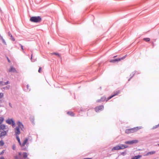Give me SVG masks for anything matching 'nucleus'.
Masks as SVG:
<instances>
[{
    "mask_svg": "<svg viewBox=\"0 0 159 159\" xmlns=\"http://www.w3.org/2000/svg\"><path fill=\"white\" fill-rule=\"evenodd\" d=\"M17 126L14 129V132L16 136L19 135L20 134V129L23 130L24 128L22 123L20 121L17 122Z\"/></svg>",
    "mask_w": 159,
    "mask_h": 159,
    "instance_id": "f257e3e1",
    "label": "nucleus"
},
{
    "mask_svg": "<svg viewBox=\"0 0 159 159\" xmlns=\"http://www.w3.org/2000/svg\"><path fill=\"white\" fill-rule=\"evenodd\" d=\"M142 128V126L137 127L133 128L126 129L125 132L126 134H129L130 133H133L137 131L139 129Z\"/></svg>",
    "mask_w": 159,
    "mask_h": 159,
    "instance_id": "f03ea898",
    "label": "nucleus"
},
{
    "mask_svg": "<svg viewBox=\"0 0 159 159\" xmlns=\"http://www.w3.org/2000/svg\"><path fill=\"white\" fill-rule=\"evenodd\" d=\"M128 146L124 144H120L114 147L112 149V151L118 150L120 149H123L128 148Z\"/></svg>",
    "mask_w": 159,
    "mask_h": 159,
    "instance_id": "7ed1b4c3",
    "label": "nucleus"
},
{
    "mask_svg": "<svg viewBox=\"0 0 159 159\" xmlns=\"http://www.w3.org/2000/svg\"><path fill=\"white\" fill-rule=\"evenodd\" d=\"M28 138H25L23 141L22 143H21L20 147L22 148V150H25L26 149V148H24L25 145H26V146L27 147H28L29 145V143H28Z\"/></svg>",
    "mask_w": 159,
    "mask_h": 159,
    "instance_id": "20e7f679",
    "label": "nucleus"
},
{
    "mask_svg": "<svg viewBox=\"0 0 159 159\" xmlns=\"http://www.w3.org/2000/svg\"><path fill=\"white\" fill-rule=\"evenodd\" d=\"M41 20V18L39 16H32L31 17L30 20L32 22L35 23L39 22Z\"/></svg>",
    "mask_w": 159,
    "mask_h": 159,
    "instance_id": "39448f33",
    "label": "nucleus"
},
{
    "mask_svg": "<svg viewBox=\"0 0 159 159\" xmlns=\"http://www.w3.org/2000/svg\"><path fill=\"white\" fill-rule=\"evenodd\" d=\"M6 122L8 124L11 125L13 127L15 126V123L13 119H8L6 120Z\"/></svg>",
    "mask_w": 159,
    "mask_h": 159,
    "instance_id": "423d86ee",
    "label": "nucleus"
},
{
    "mask_svg": "<svg viewBox=\"0 0 159 159\" xmlns=\"http://www.w3.org/2000/svg\"><path fill=\"white\" fill-rule=\"evenodd\" d=\"M8 132V130L0 131V138L3 139L7 135Z\"/></svg>",
    "mask_w": 159,
    "mask_h": 159,
    "instance_id": "0eeeda50",
    "label": "nucleus"
},
{
    "mask_svg": "<svg viewBox=\"0 0 159 159\" xmlns=\"http://www.w3.org/2000/svg\"><path fill=\"white\" fill-rule=\"evenodd\" d=\"M138 141L137 140H132L130 141H125V144H126L131 145V144H133L134 143H138Z\"/></svg>",
    "mask_w": 159,
    "mask_h": 159,
    "instance_id": "6e6552de",
    "label": "nucleus"
},
{
    "mask_svg": "<svg viewBox=\"0 0 159 159\" xmlns=\"http://www.w3.org/2000/svg\"><path fill=\"white\" fill-rule=\"evenodd\" d=\"M125 56H124L120 58H117L113 60H112L110 61V62H115L116 61H120L121 60H123L125 58Z\"/></svg>",
    "mask_w": 159,
    "mask_h": 159,
    "instance_id": "1a4fd4ad",
    "label": "nucleus"
},
{
    "mask_svg": "<svg viewBox=\"0 0 159 159\" xmlns=\"http://www.w3.org/2000/svg\"><path fill=\"white\" fill-rule=\"evenodd\" d=\"M103 106L101 105L96 107L95 109L96 112H99V111H101L103 109Z\"/></svg>",
    "mask_w": 159,
    "mask_h": 159,
    "instance_id": "9d476101",
    "label": "nucleus"
},
{
    "mask_svg": "<svg viewBox=\"0 0 159 159\" xmlns=\"http://www.w3.org/2000/svg\"><path fill=\"white\" fill-rule=\"evenodd\" d=\"M120 93V91H118L117 92H116V93H115L113 95H112L111 96H110L108 98L107 100L106 101H107L108 100L111 99V98L114 97L116 95H117L118 94Z\"/></svg>",
    "mask_w": 159,
    "mask_h": 159,
    "instance_id": "9b49d317",
    "label": "nucleus"
},
{
    "mask_svg": "<svg viewBox=\"0 0 159 159\" xmlns=\"http://www.w3.org/2000/svg\"><path fill=\"white\" fill-rule=\"evenodd\" d=\"M9 72H16V70L15 68H14L12 66H11L10 69L9 70Z\"/></svg>",
    "mask_w": 159,
    "mask_h": 159,
    "instance_id": "f8f14e48",
    "label": "nucleus"
},
{
    "mask_svg": "<svg viewBox=\"0 0 159 159\" xmlns=\"http://www.w3.org/2000/svg\"><path fill=\"white\" fill-rule=\"evenodd\" d=\"M6 126L4 125H0V131L5 130L4 129L5 128Z\"/></svg>",
    "mask_w": 159,
    "mask_h": 159,
    "instance_id": "ddd939ff",
    "label": "nucleus"
},
{
    "mask_svg": "<svg viewBox=\"0 0 159 159\" xmlns=\"http://www.w3.org/2000/svg\"><path fill=\"white\" fill-rule=\"evenodd\" d=\"M9 83H10L8 81L6 82H3L2 81H0V85H6L7 84H8Z\"/></svg>",
    "mask_w": 159,
    "mask_h": 159,
    "instance_id": "4468645a",
    "label": "nucleus"
},
{
    "mask_svg": "<svg viewBox=\"0 0 159 159\" xmlns=\"http://www.w3.org/2000/svg\"><path fill=\"white\" fill-rule=\"evenodd\" d=\"M16 136V139L18 141V142L20 145H20H21V142H20V139L19 137V135H17V136Z\"/></svg>",
    "mask_w": 159,
    "mask_h": 159,
    "instance_id": "2eb2a0df",
    "label": "nucleus"
},
{
    "mask_svg": "<svg viewBox=\"0 0 159 159\" xmlns=\"http://www.w3.org/2000/svg\"><path fill=\"white\" fill-rule=\"evenodd\" d=\"M141 157V155H138L132 157L131 159H139Z\"/></svg>",
    "mask_w": 159,
    "mask_h": 159,
    "instance_id": "dca6fc26",
    "label": "nucleus"
},
{
    "mask_svg": "<svg viewBox=\"0 0 159 159\" xmlns=\"http://www.w3.org/2000/svg\"><path fill=\"white\" fill-rule=\"evenodd\" d=\"M156 152L155 151H152L150 152H148L147 153L146 155H152L155 153Z\"/></svg>",
    "mask_w": 159,
    "mask_h": 159,
    "instance_id": "f3484780",
    "label": "nucleus"
},
{
    "mask_svg": "<svg viewBox=\"0 0 159 159\" xmlns=\"http://www.w3.org/2000/svg\"><path fill=\"white\" fill-rule=\"evenodd\" d=\"M106 99V98L105 97H103L101 98L99 100H98V102H100L101 101H103L105 100Z\"/></svg>",
    "mask_w": 159,
    "mask_h": 159,
    "instance_id": "a211bd4d",
    "label": "nucleus"
},
{
    "mask_svg": "<svg viewBox=\"0 0 159 159\" xmlns=\"http://www.w3.org/2000/svg\"><path fill=\"white\" fill-rule=\"evenodd\" d=\"M9 35L10 37H11V38L10 39L12 41H15V39L14 38V37H13L12 35L10 33L9 34Z\"/></svg>",
    "mask_w": 159,
    "mask_h": 159,
    "instance_id": "6ab92c4d",
    "label": "nucleus"
},
{
    "mask_svg": "<svg viewBox=\"0 0 159 159\" xmlns=\"http://www.w3.org/2000/svg\"><path fill=\"white\" fill-rule=\"evenodd\" d=\"M22 155L23 158H26L28 156L27 153L25 152L23 153Z\"/></svg>",
    "mask_w": 159,
    "mask_h": 159,
    "instance_id": "aec40b11",
    "label": "nucleus"
},
{
    "mask_svg": "<svg viewBox=\"0 0 159 159\" xmlns=\"http://www.w3.org/2000/svg\"><path fill=\"white\" fill-rule=\"evenodd\" d=\"M4 120V118L3 117H0V125L1 124Z\"/></svg>",
    "mask_w": 159,
    "mask_h": 159,
    "instance_id": "412c9836",
    "label": "nucleus"
},
{
    "mask_svg": "<svg viewBox=\"0 0 159 159\" xmlns=\"http://www.w3.org/2000/svg\"><path fill=\"white\" fill-rule=\"evenodd\" d=\"M51 54L52 55H55L57 56L58 57H60V55L58 53H56V52H53V53H51Z\"/></svg>",
    "mask_w": 159,
    "mask_h": 159,
    "instance_id": "4be33fe9",
    "label": "nucleus"
},
{
    "mask_svg": "<svg viewBox=\"0 0 159 159\" xmlns=\"http://www.w3.org/2000/svg\"><path fill=\"white\" fill-rule=\"evenodd\" d=\"M67 114L71 116H74L73 113V112L71 111H68L67 113Z\"/></svg>",
    "mask_w": 159,
    "mask_h": 159,
    "instance_id": "5701e85b",
    "label": "nucleus"
},
{
    "mask_svg": "<svg viewBox=\"0 0 159 159\" xmlns=\"http://www.w3.org/2000/svg\"><path fill=\"white\" fill-rule=\"evenodd\" d=\"M143 39L146 42H149L150 40V39L149 38H144Z\"/></svg>",
    "mask_w": 159,
    "mask_h": 159,
    "instance_id": "b1692460",
    "label": "nucleus"
},
{
    "mask_svg": "<svg viewBox=\"0 0 159 159\" xmlns=\"http://www.w3.org/2000/svg\"><path fill=\"white\" fill-rule=\"evenodd\" d=\"M4 144V142L2 141H0V146H3Z\"/></svg>",
    "mask_w": 159,
    "mask_h": 159,
    "instance_id": "393cba45",
    "label": "nucleus"
},
{
    "mask_svg": "<svg viewBox=\"0 0 159 159\" xmlns=\"http://www.w3.org/2000/svg\"><path fill=\"white\" fill-rule=\"evenodd\" d=\"M134 73H132V74L130 75V76H131V77L128 80L129 81L130 80V79L134 76Z\"/></svg>",
    "mask_w": 159,
    "mask_h": 159,
    "instance_id": "a878e982",
    "label": "nucleus"
},
{
    "mask_svg": "<svg viewBox=\"0 0 159 159\" xmlns=\"http://www.w3.org/2000/svg\"><path fill=\"white\" fill-rule=\"evenodd\" d=\"M12 148L13 150L16 149V146L15 144H13L12 146Z\"/></svg>",
    "mask_w": 159,
    "mask_h": 159,
    "instance_id": "bb28decb",
    "label": "nucleus"
},
{
    "mask_svg": "<svg viewBox=\"0 0 159 159\" xmlns=\"http://www.w3.org/2000/svg\"><path fill=\"white\" fill-rule=\"evenodd\" d=\"M2 43L5 45H6V43L4 40V39H3L2 40Z\"/></svg>",
    "mask_w": 159,
    "mask_h": 159,
    "instance_id": "cd10ccee",
    "label": "nucleus"
},
{
    "mask_svg": "<svg viewBox=\"0 0 159 159\" xmlns=\"http://www.w3.org/2000/svg\"><path fill=\"white\" fill-rule=\"evenodd\" d=\"M126 154L125 152H123L121 153V155L123 156H125Z\"/></svg>",
    "mask_w": 159,
    "mask_h": 159,
    "instance_id": "c85d7f7f",
    "label": "nucleus"
},
{
    "mask_svg": "<svg viewBox=\"0 0 159 159\" xmlns=\"http://www.w3.org/2000/svg\"><path fill=\"white\" fill-rule=\"evenodd\" d=\"M41 68L40 67L39 68V70H38V72H39V73H41Z\"/></svg>",
    "mask_w": 159,
    "mask_h": 159,
    "instance_id": "c756f323",
    "label": "nucleus"
},
{
    "mask_svg": "<svg viewBox=\"0 0 159 159\" xmlns=\"http://www.w3.org/2000/svg\"><path fill=\"white\" fill-rule=\"evenodd\" d=\"M14 158L15 159H18V157L16 156L14 157Z\"/></svg>",
    "mask_w": 159,
    "mask_h": 159,
    "instance_id": "7c9ffc66",
    "label": "nucleus"
},
{
    "mask_svg": "<svg viewBox=\"0 0 159 159\" xmlns=\"http://www.w3.org/2000/svg\"><path fill=\"white\" fill-rule=\"evenodd\" d=\"M32 54H31V61L32 62H34V61H32Z\"/></svg>",
    "mask_w": 159,
    "mask_h": 159,
    "instance_id": "2f4dec72",
    "label": "nucleus"
},
{
    "mask_svg": "<svg viewBox=\"0 0 159 159\" xmlns=\"http://www.w3.org/2000/svg\"><path fill=\"white\" fill-rule=\"evenodd\" d=\"M3 39L2 37V36H1L0 35V40H2Z\"/></svg>",
    "mask_w": 159,
    "mask_h": 159,
    "instance_id": "473e14b6",
    "label": "nucleus"
},
{
    "mask_svg": "<svg viewBox=\"0 0 159 159\" xmlns=\"http://www.w3.org/2000/svg\"><path fill=\"white\" fill-rule=\"evenodd\" d=\"M20 46L22 50H23V46L21 44H20Z\"/></svg>",
    "mask_w": 159,
    "mask_h": 159,
    "instance_id": "72a5a7b5",
    "label": "nucleus"
},
{
    "mask_svg": "<svg viewBox=\"0 0 159 159\" xmlns=\"http://www.w3.org/2000/svg\"><path fill=\"white\" fill-rule=\"evenodd\" d=\"M0 159H5L2 156V157H0Z\"/></svg>",
    "mask_w": 159,
    "mask_h": 159,
    "instance_id": "f704fd0d",
    "label": "nucleus"
},
{
    "mask_svg": "<svg viewBox=\"0 0 159 159\" xmlns=\"http://www.w3.org/2000/svg\"><path fill=\"white\" fill-rule=\"evenodd\" d=\"M19 155L20 156H21V155H22V153H21V152H19Z\"/></svg>",
    "mask_w": 159,
    "mask_h": 159,
    "instance_id": "c9c22d12",
    "label": "nucleus"
},
{
    "mask_svg": "<svg viewBox=\"0 0 159 159\" xmlns=\"http://www.w3.org/2000/svg\"><path fill=\"white\" fill-rule=\"evenodd\" d=\"M29 86L28 85H27V88L28 89H29Z\"/></svg>",
    "mask_w": 159,
    "mask_h": 159,
    "instance_id": "e433bc0d",
    "label": "nucleus"
},
{
    "mask_svg": "<svg viewBox=\"0 0 159 159\" xmlns=\"http://www.w3.org/2000/svg\"><path fill=\"white\" fill-rule=\"evenodd\" d=\"M9 105L11 107V105L10 103H9Z\"/></svg>",
    "mask_w": 159,
    "mask_h": 159,
    "instance_id": "4c0bfd02",
    "label": "nucleus"
},
{
    "mask_svg": "<svg viewBox=\"0 0 159 159\" xmlns=\"http://www.w3.org/2000/svg\"><path fill=\"white\" fill-rule=\"evenodd\" d=\"M83 159H92V158H84Z\"/></svg>",
    "mask_w": 159,
    "mask_h": 159,
    "instance_id": "58836bf2",
    "label": "nucleus"
},
{
    "mask_svg": "<svg viewBox=\"0 0 159 159\" xmlns=\"http://www.w3.org/2000/svg\"><path fill=\"white\" fill-rule=\"evenodd\" d=\"M7 60H8V62H10V60H9V59L8 58H7Z\"/></svg>",
    "mask_w": 159,
    "mask_h": 159,
    "instance_id": "ea45409f",
    "label": "nucleus"
},
{
    "mask_svg": "<svg viewBox=\"0 0 159 159\" xmlns=\"http://www.w3.org/2000/svg\"><path fill=\"white\" fill-rule=\"evenodd\" d=\"M33 119H31V121H32V122H33Z\"/></svg>",
    "mask_w": 159,
    "mask_h": 159,
    "instance_id": "a19ab883",
    "label": "nucleus"
},
{
    "mask_svg": "<svg viewBox=\"0 0 159 159\" xmlns=\"http://www.w3.org/2000/svg\"><path fill=\"white\" fill-rule=\"evenodd\" d=\"M116 56H114V57H116Z\"/></svg>",
    "mask_w": 159,
    "mask_h": 159,
    "instance_id": "79ce46f5",
    "label": "nucleus"
},
{
    "mask_svg": "<svg viewBox=\"0 0 159 159\" xmlns=\"http://www.w3.org/2000/svg\"><path fill=\"white\" fill-rule=\"evenodd\" d=\"M9 88V86H8V88Z\"/></svg>",
    "mask_w": 159,
    "mask_h": 159,
    "instance_id": "37998d69",
    "label": "nucleus"
},
{
    "mask_svg": "<svg viewBox=\"0 0 159 159\" xmlns=\"http://www.w3.org/2000/svg\"><path fill=\"white\" fill-rule=\"evenodd\" d=\"M158 146H159V144H158Z\"/></svg>",
    "mask_w": 159,
    "mask_h": 159,
    "instance_id": "c03bdc74",
    "label": "nucleus"
}]
</instances>
